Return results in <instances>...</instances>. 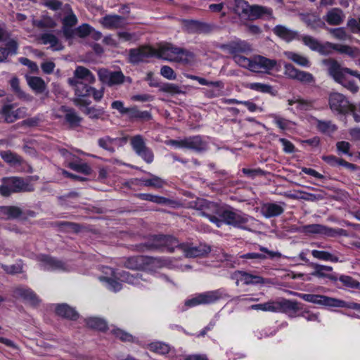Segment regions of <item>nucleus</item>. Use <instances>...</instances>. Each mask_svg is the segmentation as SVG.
Returning <instances> with one entry per match:
<instances>
[{
    "mask_svg": "<svg viewBox=\"0 0 360 360\" xmlns=\"http://www.w3.org/2000/svg\"><path fill=\"white\" fill-rule=\"evenodd\" d=\"M309 266L314 269L311 273L312 276H315L319 278H327L332 281H336L338 280L335 276L330 274L333 271L332 266L322 265L314 262H309Z\"/></svg>",
    "mask_w": 360,
    "mask_h": 360,
    "instance_id": "2eb2a0df",
    "label": "nucleus"
},
{
    "mask_svg": "<svg viewBox=\"0 0 360 360\" xmlns=\"http://www.w3.org/2000/svg\"><path fill=\"white\" fill-rule=\"evenodd\" d=\"M137 196L141 200L150 201L160 205L168 204L170 202V200L165 197L153 195L149 193H139Z\"/></svg>",
    "mask_w": 360,
    "mask_h": 360,
    "instance_id": "37998d69",
    "label": "nucleus"
},
{
    "mask_svg": "<svg viewBox=\"0 0 360 360\" xmlns=\"http://www.w3.org/2000/svg\"><path fill=\"white\" fill-rule=\"evenodd\" d=\"M164 235H153L145 243V246L150 250H159L162 248Z\"/></svg>",
    "mask_w": 360,
    "mask_h": 360,
    "instance_id": "58836bf2",
    "label": "nucleus"
},
{
    "mask_svg": "<svg viewBox=\"0 0 360 360\" xmlns=\"http://www.w3.org/2000/svg\"><path fill=\"white\" fill-rule=\"evenodd\" d=\"M221 48L228 53L233 55V56L240 55V53H245L251 51L250 46L244 41H234L229 44L223 45Z\"/></svg>",
    "mask_w": 360,
    "mask_h": 360,
    "instance_id": "a878e982",
    "label": "nucleus"
},
{
    "mask_svg": "<svg viewBox=\"0 0 360 360\" xmlns=\"http://www.w3.org/2000/svg\"><path fill=\"white\" fill-rule=\"evenodd\" d=\"M149 349L156 353L165 354L169 352V347L162 342H153L149 345Z\"/></svg>",
    "mask_w": 360,
    "mask_h": 360,
    "instance_id": "6e6d98bb",
    "label": "nucleus"
},
{
    "mask_svg": "<svg viewBox=\"0 0 360 360\" xmlns=\"http://www.w3.org/2000/svg\"><path fill=\"white\" fill-rule=\"evenodd\" d=\"M162 248H166L169 252H173L175 248H179L181 244L179 243L177 239L171 236L164 235Z\"/></svg>",
    "mask_w": 360,
    "mask_h": 360,
    "instance_id": "de8ad7c7",
    "label": "nucleus"
},
{
    "mask_svg": "<svg viewBox=\"0 0 360 360\" xmlns=\"http://www.w3.org/2000/svg\"><path fill=\"white\" fill-rule=\"evenodd\" d=\"M227 7L241 20H248L250 5L245 0H228Z\"/></svg>",
    "mask_w": 360,
    "mask_h": 360,
    "instance_id": "f8f14e48",
    "label": "nucleus"
},
{
    "mask_svg": "<svg viewBox=\"0 0 360 360\" xmlns=\"http://www.w3.org/2000/svg\"><path fill=\"white\" fill-rule=\"evenodd\" d=\"M222 297V292L220 290L207 291L196 295L194 297L185 302V305L188 307L200 304H209L214 303Z\"/></svg>",
    "mask_w": 360,
    "mask_h": 360,
    "instance_id": "6e6552de",
    "label": "nucleus"
},
{
    "mask_svg": "<svg viewBox=\"0 0 360 360\" xmlns=\"http://www.w3.org/2000/svg\"><path fill=\"white\" fill-rule=\"evenodd\" d=\"M276 60L270 59L260 55L252 58L250 71L259 73H269L276 66Z\"/></svg>",
    "mask_w": 360,
    "mask_h": 360,
    "instance_id": "9d476101",
    "label": "nucleus"
},
{
    "mask_svg": "<svg viewBox=\"0 0 360 360\" xmlns=\"http://www.w3.org/2000/svg\"><path fill=\"white\" fill-rule=\"evenodd\" d=\"M42 44H49L54 51L62 50L63 46L59 42L58 38L51 33H44L40 37Z\"/></svg>",
    "mask_w": 360,
    "mask_h": 360,
    "instance_id": "e433bc0d",
    "label": "nucleus"
},
{
    "mask_svg": "<svg viewBox=\"0 0 360 360\" xmlns=\"http://www.w3.org/2000/svg\"><path fill=\"white\" fill-rule=\"evenodd\" d=\"M59 226L68 231H71L74 233H78L81 230V226L73 222L63 221L59 224Z\"/></svg>",
    "mask_w": 360,
    "mask_h": 360,
    "instance_id": "774afa93",
    "label": "nucleus"
},
{
    "mask_svg": "<svg viewBox=\"0 0 360 360\" xmlns=\"http://www.w3.org/2000/svg\"><path fill=\"white\" fill-rule=\"evenodd\" d=\"M307 26L312 30L323 28L326 27L325 22L316 16H311L307 20Z\"/></svg>",
    "mask_w": 360,
    "mask_h": 360,
    "instance_id": "13d9d810",
    "label": "nucleus"
},
{
    "mask_svg": "<svg viewBox=\"0 0 360 360\" xmlns=\"http://www.w3.org/2000/svg\"><path fill=\"white\" fill-rule=\"evenodd\" d=\"M345 18L342 11L338 8L329 10L324 17L325 20L330 25H340Z\"/></svg>",
    "mask_w": 360,
    "mask_h": 360,
    "instance_id": "c85d7f7f",
    "label": "nucleus"
},
{
    "mask_svg": "<svg viewBox=\"0 0 360 360\" xmlns=\"http://www.w3.org/2000/svg\"><path fill=\"white\" fill-rule=\"evenodd\" d=\"M144 261L143 256L131 257L127 259L124 265L131 269H139L142 267Z\"/></svg>",
    "mask_w": 360,
    "mask_h": 360,
    "instance_id": "49530a36",
    "label": "nucleus"
},
{
    "mask_svg": "<svg viewBox=\"0 0 360 360\" xmlns=\"http://www.w3.org/2000/svg\"><path fill=\"white\" fill-rule=\"evenodd\" d=\"M75 105L79 107H87L91 103L90 94H77L75 98H72Z\"/></svg>",
    "mask_w": 360,
    "mask_h": 360,
    "instance_id": "603ef678",
    "label": "nucleus"
},
{
    "mask_svg": "<svg viewBox=\"0 0 360 360\" xmlns=\"http://www.w3.org/2000/svg\"><path fill=\"white\" fill-rule=\"evenodd\" d=\"M68 167L77 172L85 175H89L92 172V169L89 164L82 162L79 158H77L76 161H70L68 163Z\"/></svg>",
    "mask_w": 360,
    "mask_h": 360,
    "instance_id": "f704fd0d",
    "label": "nucleus"
},
{
    "mask_svg": "<svg viewBox=\"0 0 360 360\" xmlns=\"http://www.w3.org/2000/svg\"><path fill=\"white\" fill-rule=\"evenodd\" d=\"M339 280L347 287L352 288H359L360 287V283L351 276L342 275Z\"/></svg>",
    "mask_w": 360,
    "mask_h": 360,
    "instance_id": "bf43d9fd",
    "label": "nucleus"
},
{
    "mask_svg": "<svg viewBox=\"0 0 360 360\" xmlns=\"http://www.w3.org/2000/svg\"><path fill=\"white\" fill-rule=\"evenodd\" d=\"M284 75L290 79H296L304 84H314L315 78L312 74L295 68L290 63H284Z\"/></svg>",
    "mask_w": 360,
    "mask_h": 360,
    "instance_id": "1a4fd4ad",
    "label": "nucleus"
},
{
    "mask_svg": "<svg viewBox=\"0 0 360 360\" xmlns=\"http://www.w3.org/2000/svg\"><path fill=\"white\" fill-rule=\"evenodd\" d=\"M98 75L100 81L108 86L120 84L126 82H131V79L126 77L121 71H110L102 68L98 71Z\"/></svg>",
    "mask_w": 360,
    "mask_h": 360,
    "instance_id": "0eeeda50",
    "label": "nucleus"
},
{
    "mask_svg": "<svg viewBox=\"0 0 360 360\" xmlns=\"http://www.w3.org/2000/svg\"><path fill=\"white\" fill-rule=\"evenodd\" d=\"M33 25L39 28H53L56 24L54 21L48 17L43 18L40 20H34Z\"/></svg>",
    "mask_w": 360,
    "mask_h": 360,
    "instance_id": "5fc2aeb1",
    "label": "nucleus"
},
{
    "mask_svg": "<svg viewBox=\"0 0 360 360\" xmlns=\"http://www.w3.org/2000/svg\"><path fill=\"white\" fill-rule=\"evenodd\" d=\"M137 155L148 164L152 163L154 160L153 152L148 147L140 151Z\"/></svg>",
    "mask_w": 360,
    "mask_h": 360,
    "instance_id": "0e129e2a",
    "label": "nucleus"
},
{
    "mask_svg": "<svg viewBox=\"0 0 360 360\" xmlns=\"http://www.w3.org/2000/svg\"><path fill=\"white\" fill-rule=\"evenodd\" d=\"M273 11L271 8L254 4L250 5V13L248 20H254L264 17L272 18Z\"/></svg>",
    "mask_w": 360,
    "mask_h": 360,
    "instance_id": "b1692460",
    "label": "nucleus"
},
{
    "mask_svg": "<svg viewBox=\"0 0 360 360\" xmlns=\"http://www.w3.org/2000/svg\"><path fill=\"white\" fill-rule=\"evenodd\" d=\"M152 56L184 65H191L195 61L193 53L171 44H160L158 49L141 46L129 51V60L133 63L144 61Z\"/></svg>",
    "mask_w": 360,
    "mask_h": 360,
    "instance_id": "f257e3e1",
    "label": "nucleus"
},
{
    "mask_svg": "<svg viewBox=\"0 0 360 360\" xmlns=\"http://www.w3.org/2000/svg\"><path fill=\"white\" fill-rule=\"evenodd\" d=\"M295 294L304 301L311 302L314 304H318L328 307H333V305H337V304H335L334 302H338L335 300V298L327 297L325 295L302 293Z\"/></svg>",
    "mask_w": 360,
    "mask_h": 360,
    "instance_id": "4468645a",
    "label": "nucleus"
},
{
    "mask_svg": "<svg viewBox=\"0 0 360 360\" xmlns=\"http://www.w3.org/2000/svg\"><path fill=\"white\" fill-rule=\"evenodd\" d=\"M222 224L225 223L234 227L245 229L244 225L249 221L248 214L240 211H236L231 207L224 208L220 213Z\"/></svg>",
    "mask_w": 360,
    "mask_h": 360,
    "instance_id": "423d86ee",
    "label": "nucleus"
},
{
    "mask_svg": "<svg viewBox=\"0 0 360 360\" xmlns=\"http://www.w3.org/2000/svg\"><path fill=\"white\" fill-rule=\"evenodd\" d=\"M60 111L63 112L65 122L70 128H76L80 126L83 119L73 108L61 106Z\"/></svg>",
    "mask_w": 360,
    "mask_h": 360,
    "instance_id": "aec40b11",
    "label": "nucleus"
},
{
    "mask_svg": "<svg viewBox=\"0 0 360 360\" xmlns=\"http://www.w3.org/2000/svg\"><path fill=\"white\" fill-rule=\"evenodd\" d=\"M96 82L93 73L83 66H77L74 71V76L68 79V83L72 86H77L79 84H92Z\"/></svg>",
    "mask_w": 360,
    "mask_h": 360,
    "instance_id": "9b49d317",
    "label": "nucleus"
},
{
    "mask_svg": "<svg viewBox=\"0 0 360 360\" xmlns=\"http://www.w3.org/2000/svg\"><path fill=\"white\" fill-rule=\"evenodd\" d=\"M1 266L2 269L9 274H20L22 271V266L21 264H15L12 265H6L2 264Z\"/></svg>",
    "mask_w": 360,
    "mask_h": 360,
    "instance_id": "69168bd1",
    "label": "nucleus"
},
{
    "mask_svg": "<svg viewBox=\"0 0 360 360\" xmlns=\"http://www.w3.org/2000/svg\"><path fill=\"white\" fill-rule=\"evenodd\" d=\"M273 32L276 36L287 42H290L298 37V32L297 31L281 25H276L273 29Z\"/></svg>",
    "mask_w": 360,
    "mask_h": 360,
    "instance_id": "bb28decb",
    "label": "nucleus"
},
{
    "mask_svg": "<svg viewBox=\"0 0 360 360\" xmlns=\"http://www.w3.org/2000/svg\"><path fill=\"white\" fill-rule=\"evenodd\" d=\"M233 59L234 61L240 66L250 70V65H252V58H248L241 55H236L233 56Z\"/></svg>",
    "mask_w": 360,
    "mask_h": 360,
    "instance_id": "e2e57ef3",
    "label": "nucleus"
},
{
    "mask_svg": "<svg viewBox=\"0 0 360 360\" xmlns=\"http://www.w3.org/2000/svg\"><path fill=\"white\" fill-rule=\"evenodd\" d=\"M130 143L135 151V153H139L140 151L147 148L144 139L141 135H136L130 139Z\"/></svg>",
    "mask_w": 360,
    "mask_h": 360,
    "instance_id": "79ce46f5",
    "label": "nucleus"
},
{
    "mask_svg": "<svg viewBox=\"0 0 360 360\" xmlns=\"http://www.w3.org/2000/svg\"><path fill=\"white\" fill-rule=\"evenodd\" d=\"M317 127L323 133H332L336 130V127L330 121H319Z\"/></svg>",
    "mask_w": 360,
    "mask_h": 360,
    "instance_id": "4d7b16f0",
    "label": "nucleus"
},
{
    "mask_svg": "<svg viewBox=\"0 0 360 360\" xmlns=\"http://www.w3.org/2000/svg\"><path fill=\"white\" fill-rule=\"evenodd\" d=\"M0 186V195L8 197L12 193L32 192L34 186L29 179L18 176L4 177Z\"/></svg>",
    "mask_w": 360,
    "mask_h": 360,
    "instance_id": "7ed1b4c3",
    "label": "nucleus"
},
{
    "mask_svg": "<svg viewBox=\"0 0 360 360\" xmlns=\"http://www.w3.org/2000/svg\"><path fill=\"white\" fill-rule=\"evenodd\" d=\"M303 43L313 51L321 54H327L326 43L321 44L318 40L310 36H304L302 39Z\"/></svg>",
    "mask_w": 360,
    "mask_h": 360,
    "instance_id": "473e14b6",
    "label": "nucleus"
},
{
    "mask_svg": "<svg viewBox=\"0 0 360 360\" xmlns=\"http://www.w3.org/2000/svg\"><path fill=\"white\" fill-rule=\"evenodd\" d=\"M103 25L108 29L122 27L124 25V18L117 15H109L103 18Z\"/></svg>",
    "mask_w": 360,
    "mask_h": 360,
    "instance_id": "c756f323",
    "label": "nucleus"
},
{
    "mask_svg": "<svg viewBox=\"0 0 360 360\" xmlns=\"http://www.w3.org/2000/svg\"><path fill=\"white\" fill-rule=\"evenodd\" d=\"M311 255L314 258L320 260L330 261L333 262H339V258L329 252L314 250L311 251Z\"/></svg>",
    "mask_w": 360,
    "mask_h": 360,
    "instance_id": "a19ab883",
    "label": "nucleus"
},
{
    "mask_svg": "<svg viewBox=\"0 0 360 360\" xmlns=\"http://www.w3.org/2000/svg\"><path fill=\"white\" fill-rule=\"evenodd\" d=\"M185 148L195 151H202L206 149V143L200 136L185 138Z\"/></svg>",
    "mask_w": 360,
    "mask_h": 360,
    "instance_id": "cd10ccee",
    "label": "nucleus"
},
{
    "mask_svg": "<svg viewBox=\"0 0 360 360\" xmlns=\"http://www.w3.org/2000/svg\"><path fill=\"white\" fill-rule=\"evenodd\" d=\"M283 54L288 60L302 68H309L311 65L310 60L304 55L293 51H285Z\"/></svg>",
    "mask_w": 360,
    "mask_h": 360,
    "instance_id": "2f4dec72",
    "label": "nucleus"
},
{
    "mask_svg": "<svg viewBox=\"0 0 360 360\" xmlns=\"http://www.w3.org/2000/svg\"><path fill=\"white\" fill-rule=\"evenodd\" d=\"M143 184L145 186L160 188L165 184V181L157 176H153L151 179L143 180Z\"/></svg>",
    "mask_w": 360,
    "mask_h": 360,
    "instance_id": "3c124183",
    "label": "nucleus"
},
{
    "mask_svg": "<svg viewBox=\"0 0 360 360\" xmlns=\"http://www.w3.org/2000/svg\"><path fill=\"white\" fill-rule=\"evenodd\" d=\"M187 77L196 80L201 85H205L211 89H223L224 84L222 82L217 81V82H210L204 78L199 77L198 76L194 75H187Z\"/></svg>",
    "mask_w": 360,
    "mask_h": 360,
    "instance_id": "c03bdc74",
    "label": "nucleus"
},
{
    "mask_svg": "<svg viewBox=\"0 0 360 360\" xmlns=\"http://www.w3.org/2000/svg\"><path fill=\"white\" fill-rule=\"evenodd\" d=\"M329 103L330 108L339 112L345 111L348 108V101L340 93L333 92L330 96Z\"/></svg>",
    "mask_w": 360,
    "mask_h": 360,
    "instance_id": "412c9836",
    "label": "nucleus"
},
{
    "mask_svg": "<svg viewBox=\"0 0 360 360\" xmlns=\"http://www.w3.org/2000/svg\"><path fill=\"white\" fill-rule=\"evenodd\" d=\"M234 276L237 278L236 285L241 281L245 285L265 284L269 283L266 279L257 275H253L243 271H236Z\"/></svg>",
    "mask_w": 360,
    "mask_h": 360,
    "instance_id": "dca6fc26",
    "label": "nucleus"
},
{
    "mask_svg": "<svg viewBox=\"0 0 360 360\" xmlns=\"http://www.w3.org/2000/svg\"><path fill=\"white\" fill-rule=\"evenodd\" d=\"M1 114L4 120L8 123H13L17 120L22 119L27 115L25 108L22 107L15 110L13 104L4 105L1 108Z\"/></svg>",
    "mask_w": 360,
    "mask_h": 360,
    "instance_id": "ddd939ff",
    "label": "nucleus"
},
{
    "mask_svg": "<svg viewBox=\"0 0 360 360\" xmlns=\"http://www.w3.org/2000/svg\"><path fill=\"white\" fill-rule=\"evenodd\" d=\"M250 308L255 310L276 312L275 300H269L265 303L253 304Z\"/></svg>",
    "mask_w": 360,
    "mask_h": 360,
    "instance_id": "864d4df0",
    "label": "nucleus"
},
{
    "mask_svg": "<svg viewBox=\"0 0 360 360\" xmlns=\"http://www.w3.org/2000/svg\"><path fill=\"white\" fill-rule=\"evenodd\" d=\"M112 333L115 335V337H117L123 342L134 341V338L131 334L126 333L125 331L122 330L119 328L113 330Z\"/></svg>",
    "mask_w": 360,
    "mask_h": 360,
    "instance_id": "680f3d73",
    "label": "nucleus"
},
{
    "mask_svg": "<svg viewBox=\"0 0 360 360\" xmlns=\"http://www.w3.org/2000/svg\"><path fill=\"white\" fill-rule=\"evenodd\" d=\"M329 33L333 36V38L340 40L347 41L350 39L349 35L346 32L344 27L338 28H328L327 27Z\"/></svg>",
    "mask_w": 360,
    "mask_h": 360,
    "instance_id": "a18cd8bd",
    "label": "nucleus"
},
{
    "mask_svg": "<svg viewBox=\"0 0 360 360\" xmlns=\"http://www.w3.org/2000/svg\"><path fill=\"white\" fill-rule=\"evenodd\" d=\"M17 49L18 44L15 40L8 41L5 48H0V62L4 61L8 55L15 54Z\"/></svg>",
    "mask_w": 360,
    "mask_h": 360,
    "instance_id": "4c0bfd02",
    "label": "nucleus"
},
{
    "mask_svg": "<svg viewBox=\"0 0 360 360\" xmlns=\"http://www.w3.org/2000/svg\"><path fill=\"white\" fill-rule=\"evenodd\" d=\"M285 203L282 202L281 205L274 202H267L261 207L262 214L265 218H271L280 216L284 212Z\"/></svg>",
    "mask_w": 360,
    "mask_h": 360,
    "instance_id": "6ab92c4d",
    "label": "nucleus"
},
{
    "mask_svg": "<svg viewBox=\"0 0 360 360\" xmlns=\"http://www.w3.org/2000/svg\"><path fill=\"white\" fill-rule=\"evenodd\" d=\"M326 47L327 50V54L330 53L331 50H335L340 53H344L349 56H355V49L347 45L326 42Z\"/></svg>",
    "mask_w": 360,
    "mask_h": 360,
    "instance_id": "72a5a7b5",
    "label": "nucleus"
},
{
    "mask_svg": "<svg viewBox=\"0 0 360 360\" xmlns=\"http://www.w3.org/2000/svg\"><path fill=\"white\" fill-rule=\"evenodd\" d=\"M86 326L92 329L105 330L107 329L106 322L100 318L91 317L86 320Z\"/></svg>",
    "mask_w": 360,
    "mask_h": 360,
    "instance_id": "ea45409f",
    "label": "nucleus"
},
{
    "mask_svg": "<svg viewBox=\"0 0 360 360\" xmlns=\"http://www.w3.org/2000/svg\"><path fill=\"white\" fill-rule=\"evenodd\" d=\"M276 312L288 314L290 312L296 313L300 310L299 303L295 300L281 298L275 300Z\"/></svg>",
    "mask_w": 360,
    "mask_h": 360,
    "instance_id": "a211bd4d",
    "label": "nucleus"
},
{
    "mask_svg": "<svg viewBox=\"0 0 360 360\" xmlns=\"http://www.w3.org/2000/svg\"><path fill=\"white\" fill-rule=\"evenodd\" d=\"M1 219H12L20 217L23 212L17 206H0Z\"/></svg>",
    "mask_w": 360,
    "mask_h": 360,
    "instance_id": "7c9ffc66",
    "label": "nucleus"
},
{
    "mask_svg": "<svg viewBox=\"0 0 360 360\" xmlns=\"http://www.w3.org/2000/svg\"><path fill=\"white\" fill-rule=\"evenodd\" d=\"M0 155L5 162L9 164H20L22 161L20 156L10 150L2 151L1 152Z\"/></svg>",
    "mask_w": 360,
    "mask_h": 360,
    "instance_id": "09e8293b",
    "label": "nucleus"
},
{
    "mask_svg": "<svg viewBox=\"0 0 360 360\" xmlns=\"http://www.w3.org/2000/svg\"><path fill=\"white\" fill-rule=\"evenodd\" d=\"M186 257H204L208 255L211 248L210 246L206 245L200 244L196 247H191L186 244H181L179 246Z\"/></svg>",
    "mask_w": 360,
    "mask_h": 360,
    "instance_id": "f3484780",
    "label": "nucleus"
},
{
    "mask_svg": "<svg viewBox=\"0 0 360 360\" xmlns=\"http://www.w3.org/2000/svg\"><path fill=\"white\" fill-rule=\"evenodd\" d=\"M56 311L58 315L72 320L77 319L78 317L77 312L65 304H58L56 307Z\"/></svg>",
    "mask_w": 360,
    "mask_h": 360,
    "instance_id": "c9c22d12",
    "label": "nucleus"
},
{
    "mask_svg": "<svg viewBox=\"0 0 360 360\" xmlns=\"http://www.w3.org/2000/svg\"><path fill=\"white\" fill-rule=\"evenodd\" d=\"M84 113L91 119H98L103 115V111L101 109L87 107L84 110Z\"/></svg>",
    "mask_w": 360,
    "mask_h": 360,
    "instance_id": "338daca9",
    "label": "nucleus"
},
{
    "mask_svg": "<svg viewBox=\"0 0 360 360\" xmlns=\"http://www.w3.org/2000/svg\"><path fill=\"white\" fill-rule=\"evenodd\" d=\"M297 231L305 234H319L330 237H334L336 236H348L346 230L342 229H335L319 224L304 225L297 229Z\"/></svg>",
    "mask_w": 360,
    "mask_h": 360,
    "instance_id": "39448f33",
    "label": "nucleus"
},
{
    "mask_svg": "<svg viewBox=\"0 0 360 360\" xmlns=\"http://www.w3.org/2000/svg\"><path fill=\"white\" fill-rule=\"evenodd\" d=\"M189 207L200 212L202 216L206 217L209 220L215 224L217 227H221L222 221L216 217V214L220 216L222 209L217 204L207 201L203 198H197L190 202Z\"/></svg>",
    "mask_w": 360,
    "mask_h": 360,
    "instance_id": "20e7f679",
    "label": "nucleus"
},
{
    "mask_svg": "<svg viewBox=\"0 0 360 360\" xmlns=\"http://www.w3.org/2000/svg\"><path fill=\"white\" fill-rule=\"evenodd\" d=\"M127 142V138H111L108 136L100 138L98 140V146L110 152L114 153L115 151V146L117 145L119 146H121L123 143H125Z\"/></svg>",
    "mask_w": 360,
    "mask_h": 360,
    "instance_id": "393cba45",
    "label": "nucleus"
},
{
    "mask_svg": "<svg viewBox=\"0 0 360 360\" xmlns=\"http://www.w3.org/2000/svg\"><path fill=\"white\" fill-rule=\"evenodd\" d=\"M13 295L15 298L23 299L33 305L37 304L39 302L37 296L31 289L22 286L14 288Z\"/></svg>",
    "mask_w": 360,
    "mask_h": 360,
    "instance_id": "4be33fe9",
    "label": "nucleus"
},
{
    "mask_svg": "<svg viewBox=\"0 0 360 360\" xmlns=\"http://www.w3.org/2000/svg\"><path fill=\"white\" fill-rule=\"evenodd\" d=\"M299 200H304L307 201H315L318 200H321L323 198V195L322 194H313L309 193L303 191L299 190Z\"/></svg>",
    "mask_w": 360,
    "mask_h": 360,
    "instance_id": "052dcab7",
    "label": "nucleus"
},
{
    "mask_svg": "<svg viewBox=\"0 0 360 360\" xmlns=\"http://www.w3.org/2000/svg\"><path fill=\"white\" fill-rule=\"evenodd\" d=\"M41 266L46 270H65V264L56 258L48 255H41L38 257Z\"/></svg>",
    "mask_w": 360,
    "mask_h": 360,
    "instance_id": "5701e85b",
    "label": "nucleus"
},
{
    "mask_svg": "<svg viewBox=\"0 0 360 360\" xmlns=\"http://www.w3.org/2000/svg\"><path fill=\"white\" fill-rule=\"evenodd\" d=\"M27 82L33 90H44L46 87L44 81L39 77H27Z\"/></svg>",
    "mask_w": 360,
    "mask_h": 360,
    "instance_id": "8fccbe9b",
    "label": "nucleus"
},
{
    "mask_svg": "<svg viewBox=\"0 0 360 360\" xmlns=\"http://www.w3.org/2000/svg\"><path fill=\"white\" fill-rule=\"evenodd\" d=\"M323 64L327 66L328 75L338 83L349 90H356L354 81L349 79L347 75L356 77L360 81V73L356 70L342 67L339 62L333 58L323 60Z\"/></svg>",
    "mask_w": 360,
    "mask_h": 360,
    "instance_id": "f03ea898",
    "label": "nucleus"
}]
</instances>
